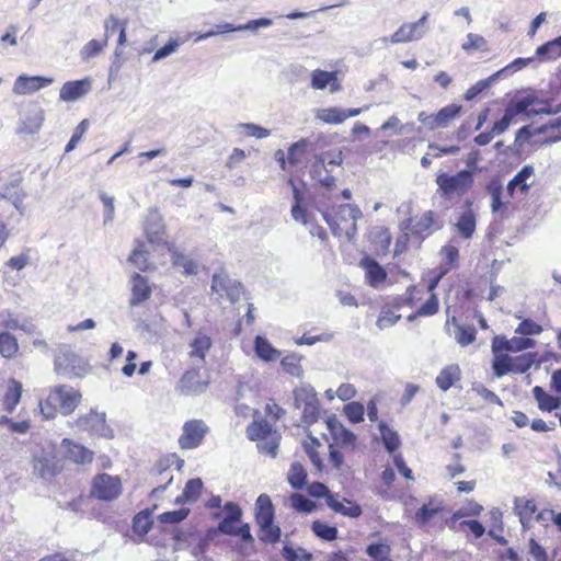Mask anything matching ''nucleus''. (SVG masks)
Here are the masks:
<instances>
[{"instance_id": "f257e3e1", "label": "nucleus", "mask_w": 561, "mask_h": 561, "mask_svg": "<svg viewBox=\"0 0 561 561\" xmlns=\"http://www.w3.org/2000/svg\"><path fill=\"white\" fill-rule=\"evenodd\" d=\"M286 414L274 399H268L264 405V417L254 419L247 427V436L252 442H257L261 453L271 457L277 455L280 436L273 430V424Z\"/></svg>"}, {"instance_id": "f03ea898", "label": "nucleus", "mask_w": 561, "mask_h": 561, "mask_svg": "<svg viewBox=\"0 0 561 561\" xmlns=\"http://www.w3.org/2000/svg\"><path fill=\"white\" fill-rule=\"evenodd\" d=\"M82 400V393L68 385L53 387L47 397L39 401L38 408L44 420L55 419L58 413L67 416L75 412Z\"/></svg>"}, {"instance_id": "7ed1b4c3", "label": "nucleus", "mask_w": 561, "mask_h": 561, "mask_svg": "<svg viewBox=\"0 0 561 561\" xmlns=\"http://www.w3.org/2000/svg\"><path fill=\"white\" fill-rule=\"evenodd\" d=\"M362 217L360 209L352 204H343L323 213V218L332 233L351 241L357 233V219Z\"/></svg>"}, {"instance_id": "20e7f679", "label": "nucleus", "mask_w": 561, "mask_h": 561, "mask_svg": "<svg viewBox=\"0 0 561 561\" xmlns=\"http://www.w3.org/2000/svg\"><path fill=\"white\" fill-rule=\"evenodd\" d=\"M254 519L259 526V538L263 542L276 543L279 541L282 530L274 523L275 508L270 495L260 494L255 501Z\"/></svg>"}, {"instance_id": "39448f33", "label": "nucleus", "mask_w": 561, "mask_h": 561, "mask_svg": "<svg viewBox=\"0 0 561 561\" xmlns=\"http://www.w3.org/2000/svg\"><path fill=\"white\" fill-rule=\"evenodd\" d=\"M435 182L438 195L451 202L460 199L473 187L474 178L472 171L461 170L455 174L442 172L437 174Z\"/></svg>"}, {"instance_id": "423d86ee", "label": "nucleus", "mask_w": 561, "mask_h": 561, "mask_svg": "<svg viewBox=\"0 0 561 561\" xmlns=\"http://www.w3.org/2000/svg\"><path fill=\"white\" fill-rule=\"evenodd\" d=\"M440 228L437 214L427 210L420 216L407 218L400 225L401 230H409L412 233L413 242L420 248L422 242L434 231Z\"/></svg>"}, {"instance_id": "0eeeda50", "label": "nucleus", "mask_w": 561, "mask_h": 561, "mask_svg": "<svg viewBox=\"0 0 561 561\" xmlns=\"http://www.w3.org/2000/svg\"><path fill=\"white\" fill-rule=\"evenodd\" d=\"M224 508L227 512V516L219 523L218 531L224 535L238 536L244 542L252 543L254 541V538L251 534L250 525L248 523L242 524L239 527L234 525L236 523L241 520V507L237 503L227 502Z\"/></svg>"}, {"instance_id": "6e6552de", "label": "nucleus", "mask_w": 561, "mask_h": 561, "mask_svg": "<svg viewBox=\"0 0 561 561\" xmlns=\"http://www.w3.org/2000/svg\"><path fill=\"white\" fill-rule=\"evenodd\" d=\"M123 492L122 479L118 476L98 473L93 477L90 485V497L102 502H112L121 496Z\"/></svg>"}, {"instance_id": "1a4fd4ad", "label": "nucleus", "mask_w": 561, "mask_h": 561, "mask_svg": "<svg viewBox=\"0 0 561 561\" xmlns=\"http://www.w3.org/2000/svg\"><path fill=\"white\" fill-rule=\"evenodd\" d=\"M210 383L209 374L202 368L186 369L176 385V390L185 396H195L206 391Z\"/></svg>"}, {"instance_id": "9d476101", "label": "nucleus", "mask_w": 561, "mask_h": 561, "mask_svg": "<svg viewBox=\"0 0 561 561\" xmlns=\"http://www.w3.org/2000/svg\"><path fill=\"white\" fill-rule=\"evenodd\" d=\"M443 276L444 272H440L431 278L426 284L421 282L419 284L409 286L403 296L396 297L398 301L396 307H413L417 302L422 301L425 297H431V294H435L434 290Z\"/></svg>"}, {"instance_id": "9b49d317", "label": "nucleus", "mask_w": 561, "mask_h": 561, "mask_svg": "<svg viewBox=\"0 0 561 561\" xmlns=\"http://www.w3.org/2000/svg\"><path fill=\"white\" fill-rule=\"evenodd\" d=\"M462 106L456 103L448 104L440 108L435 114H427L420 112L417 121L423 124L428 130H436L448 127L451 122L459 116Z\"/></svg>"}, {"instance_id": "f8f14e48", "label": "nucleus", "mask_w": 561, "mask_h": 561, "mask_svg": "<svg viewBox=\"0 0 561 561\" xmlns=\"http://www.w3.org/2000/svg\"><path fill=\"white\" fill-rule=\"evenodd\" d=\"M295 405L302 408L301 420L305 424H312L320 416V402L317 393L307 388L295 389Z\"/></svg>"}, {"instance_id": "ddd939ff", "label": "nucleus", "mask_w": 561, "mask_h": 561, "mask_svg": "<svg viewBox=\"0 0 561 561\" xmlns=\"http://www.w3.org/2000/svg\"><path fill=\"white\" fill-rule=\"evenodd\" d=\"M54 369L57 375L67 378L80 377L85 370L83 360L69 350H60L56 354Z\"/></svg>"}, {"instance_id": "4468645a", "label": "nucleus", "mask_w": 561, "mask_h": 561, "mask_svg": "<svg viewBox=\"0 0 561 561\" xmlns=\"http://www.w3.org/2000/svg\"><path fill=\"white\" fill-rule=\"evenodd\" d=\"M208 433V426L202 420H190L183 424V432L178 443L182 449L197 448Z\"/></svg>"}, {"instance_id": "2eb2a0df", "label": "nucleus", "mask_w": 561, "mask_h": 561, "mask_svg": "<svg viewBox=\"0 0 561 561\" xmlns=\"http://www.w3.org/2000/svg\"><path fill=\"white\" fill-rule=\"evenodd\" d=\"M309 145V141L305 138L294 142L288 148L287 157L282 149H278L275 152V159L279 163L280 169L290 171L293 168L301 164L308 153Z\"/></svg>"}, {"instance_id": "dca6fc26", "label": "nucleus", "mask_w": 561, "mask_h": 561, "mask_svg": "<svg viewBox=\"0 0 561 561\" xmlns=\"http://www.w3.org/2000/svg\"><path fill=\"white\" fill-rule=\"evenodd\" d=\"M64 458L78 466L91 465L94 460V451L87 446L70 438H64L60 443Z\"/></svg>"}, {"instance_id": "f3484780", "label": "nucleus", "mask_w": 561, "mask_h": 561, "mask_svg": "<svg viewBox=\"0 0 561 561\" xmlns=\"http://www.w3.org/2000/svg\"><path fill=\"white\" fill-rule=\"evenodd\" d=\"M53 78L43 76H19L14 83L12 91L15 95H26L39 91L53 83Z\"/></svg>"}, {"instance_id": "a211bd4d", "label": "nucleus", "mask_w": 561, "mask_h": 561, "mask_svg": "<svg viewBox=\"0 0 561 561\" xmlns=\"http://www.w3.org/2000/svg\"><path fill=\"white\" fill-rule=\"evenodd\" d=\"M359 267L365 272V282L373 288L382 286L387 278V271L375 259L365 255L359 261Z\"/></svg>"}, {"instance_id": "6ab92c4d", "label": "nucleus", "mask_w": 561, "mask_h": 561, "mask_svg": "<svg viewBox=\"0 0 561 561\" xmlns=\"http://www.w3.org/2000/svg\"><path fill=\"white\" fill-rule=\"evenodd\" d=\"M23 385L21 381L10 378L5 383L4 392L0 396L1 411L11 414L21 402Z\"/></svg>"}, {"instance_id": "aec40b11", "label": "nucleus", "mask_w": 561, "mask_h": 561, "mask_svg": "<svg viewBox=\"0 0 561 561\" xmlns=\"http://www.w3.org/2000/svg\"><path fill=\"white\" fill-rule=\"evenodd\" d=\"M514 511L524 528L529 527L534 519L539 520L543 517L542 512H538V506L533 499L516 497Z\"/></svg>"}, {"instance_id": "412c9836", "label": "nucleus", "mask_w": 561, "mask_h": 561, "mask_svg": "<svg viewBox=\"0 0 561 561\" xmlns=\"http://www.w3.org/2000/svg\"><path fill=\"white\" fill-rule=\"evenodd\" d=\"M328 507L348 518H358L363 514V508L356 501L343 497L339 493L329 496Z\"/></svg>"}, {"instance_id": "4be33fe9", "label": "nucleus", "mask_w": 561, "mask_h": 561, "mask_svg": "<svg viewBox=\"0 0 561 561\" xmlns=\"http://www.w3.org/2000/svg\"><path fill=\"white\" fill-rule=\"evenodd\" d=\"M428 13H424L423 16L414 23L402 24L392 35L391 43H407L415 41L422 37L423 26L426 23Z\"/></svg>"}, {"instance_id": "5701e85b", "label": "nucleus", "mask_w": 561, "mask_h": 561, "mask_svg": "<svg viewBox=\"0 0 561 561\" xmlns=\"http://www.w3.org/2000/svg\"><path fill=\"white\" fill-rule=\"evenodd\" d=\"M367 108L368 106L348 110H343L340 107H327L319 110L316 114V117L325 124L337 125L342 124L350 117L359 115L364 110Z\"/></svg>"}, {"instance_id": "b1692460", "label": "nucleus", "mask_w": 561, "mask_h": 561, "mask_svg": "<svg viewBox=\"0 0 561 561\" xmlns=\"http://www.w3.org/2000/svg\"><path fill=\"white\" fill-rule=\"evenodd\" d=\"M92 88V80L83 78L80 80L67 81L59 91L60 100L65 102H75L84 96Z\"/></svg>"}, {"instance_id": "393cba45", "label": "nucleus", "mask_w": 561, "mask_h": 561, "mask_svg": "<svg viewBox=\"0 0 561 561\" xmlns=\"http://www.w3.org/2000/svg\"><path fill=\"white\" fill-rule=\"evenodd\" d=\"M328 430L332 435L336 445L342 447L344 446H354L356 442V436L353 432L347 430L337 419L336 415H330L325 420Z\"/></svg>"}, {"instance_id": "a878e982", "label": "nucleus", "mask_w": 561, "mask_h": 561, "mask_svg": "<svg viewBox=\"0 0 561 561\" xmlns=\"http://www.w3.org/2000/svg\"><path fill=\"white\" fill-rule=\"evenodd\" d=\"M131 295L129 299L130 306H138L145 301H147L152 294V287L147 277L140 275L139 273H135L131 276Z\"/></svg>"}, {"instance_id": "bb28decb", "label": "nucleus", "mask_w": 561, "mask_h": 561, "mask_svg": "<svg viewBox=\"0 0 561 561\" xmlns=\"http://www.w3.org/2000/svg\"><path fill=\"white\" fill-rule=\"evenodd\" d=\"M311 87L316 90H324L329 87L331 92H337L342 88L335 71L329 72L321 69L311 72Z\"/></svg>"}, {"instance_id": "cd10ccee", "label": "nucleus", "mask_w": 561, "mask_h": 561, "mask_svg": "<svg viewBox=\"0 0 561 561\" xmlns=\"http://www.w3.org/2000/svg\"><path fill=\"white\" fill-rule=\"evenodd\" d=\"M493 339L494 348L499 351L520 352L533 348L536 345V342L530 337H513L508 340L504 335H495Z\"/></svg>"}, {"instance_id": "c85d7f7f", "label": "nucleus", "mask_w": 561, "mask_h": 561, "mask_svg": "<svg viewBox=\"0 0 561 561\" xmlns=\"http://www.w3.org/2000/svg\"><path fill=\"white\" fill-rule=\"evenodd\" d=\"M493 359L492 369L496 377H503L513 373V357L507 354V351H499L494 348V339L491 344Z\"/></svg>"}, {"instance_id": "c756f323", "label": "nucleus", "mask_w": 561, "mask_h": 561, "mask_svg": "<svg viewBox=\"0 0 561 561\" xmlns=\"http://www.w3.org/2000/svg\"><path fill=\"white\" fill-rule=\"evenodd\" d=\"M271 23H272V21L270 19H264V18L257 19V20H252L248 24L239 25V26H234L231 23H224V24L217 25L216 31H209L206 34L199 35L197 39H204V38L217 35V34L230 33V32H234V31L256 28L259 26H268V25H271Z\"/></svg>"}, {"instance_id": "7c9ffc66", "label": "nucleus", "mask_w": 561, "mask_h": 561, "mask_svg": "<svg viewBox=\"0 0 561 561\" xmlns=\"http://www.w3.org/2000/svg\"><path fill=\"white\" fill-rule=\"evenodd\" d=\"M461 378V369L458 364L445 366L436 377V385L442 391L449 390Z\"/></svg>"}, {"instance_id": "2f4dec72", "label": "nucleus", "mask_w": 561, "mask_h": 561, "mask_svg": "<svg viewBox=\"0 0 561 561\" xmlns=\"http://www.w3.org/2000/svg\"><path fill=\"white\" fill-rule=\"evenodd\" d=\"M398 301L396 297L383 304L380 314L377 319V327L379 329L383 330L390 328L401 318L398 311L402 307H396Z\"/></svg>"}, {"instance_id": "473e14b6", "label": "nucleus", "mask_w": 561, "mask_h": 561, "mask_svg": "<svg viewBox=\"0 0 561 561\" xmlns=\"http://www.w3.org/2000/svg\"><path fill=\"white\" fill-rule=\"evenodd\" d=\"M105 424L104 414H100L95 411H90L87 414L78 416L75 421V425L83 432L94 433L98 432Z\"/></svg>"}, {"instance_id": "72a5a7b5", "label": "nucleus", "mask_w": 561, "mask_h": 561, "mask_svg": "<svg viewBox=\"0 0 561 561\" xmlns=\"http://www.w3.org/2000/svg\"><path fill=\"white\" fill-rule=\"evenodd\" d=\"M288 184L293 187L294 204L291 206V216L296 221L307 224L308 211L302 207L304 194L300 188L296 185L294 179H288Z\"/></svg>"}, {"instance_id": "f704fd0d", "label": "nucleus", "mask_w": 561, "mask_h": 561, "mask_svg": "<svg viewBox=\"0 0 561 561\" xmlns=\"http://www.w3.org/2000/svg\"><path fill=\"white\" fill-rule=\"evenodd\" d=\"M105 28V36L104 38H107L114 34L118 33L117 44L118 46H124L126 44L127 37H126V28H127V21L126 20H119L118 18L114 15H110L104 23Z\"/></svg>"}, {"instance_id": "c9c22d12", "label": "nucleus", "mask_w": 561, "mask_h": 561, "mask_svg": "<svg viewBox=\"0 0 561 561\" xmlns=\"http://www.w3.org/2000/svg\"><path fill=\"white\" fill-rule=\"evenodd\" d=\"M254 352L264 362H275L280 356V352L266 337L261 335H257L254 340Z\"/></svg>"}, {"instance_id": "e433bc0d", "label": "nucleus", "mask_w": 561, "mask_h": 561, "mask_svg": "<svg viewBox=\"0 0 561 561\" xmlns=\"http://www.w3.org/2000/svg\"><path fill=\"white\" fill-rule=\"evenodd\" d=\"M443 510V503L434 497H431L427 503H424L415 512V519L420 525H426L435 515L440 513Z\"/></svg>"}, {"instance_id": "4c0bfd02", "label": "nucleus", "mask_w": 561, "mask_h": 561, "mask_svg": "<svg viewBox=\"0 0 561 561\" xmlns=\"http://www.w3.org/2000/svg\"><path fill=\"white\" fill-rule=\"evenodd\" d=\"M128 261L136 265L141 272L154 270V265L149 261L148 251L145 249V243L138 241L135 249L129 254Z\"/></svg>"}, {"instance_id": "58836bf2", "label": "nucleus", "mask_w": 561, "mask_h": 561, "mask_svg": "<svg viewBox=\"0 0 561 561\" xmlns=\"http://www.w3.org/2000/svg\"><path fill=\"white\" fill-rule=\"evenodd\" d=\"M534 174L533 165L526 164L520 171H518L514 178L507 184V192L512 196L514 194V190L516 187L519 188L522 193H527L529 191V184H527V180Z\"/></svg>"}, {"instance_id": "ea45409f", "label": "nucleus", "mask_w": 561, "mask_h": 561, "mask_svg": "<svg viewBox=\"0 0 561 561\" xmlns=\"http://www.w3.org/2000/svg\"><path fill=\"white\" fill-rule=\"evenodd\" d=\"M483 511V506L474 500H469L466 505L454 512L447 525L450 529H456V523L462 517L479 516Z\"/></svg>"}, {"instance_id": "a19ab883", "label": "nucleus", "mask_w": 561, "mask_h": 561, "mask_svg": "<svg viewBox=\"0 0 561 561\" xmlns=\"http://www.w3.org/2000/svg\"><path fill=\"white\" fill-rule=\"evenodd\" d=\"M190 347L188 356L191 358H198L205 362L206 354L211 347V340L208 335L198 333L190 343Z\"/></svg>"}, {"instance_id": "79ce46f5", "label": "nucleus", "mask_w": 561, "mask_h": 561, "mask_svg": "<svg viewBox=\"0 0 561 561\" xmlns=\"http://www.w3.org/2000/svg\"><path fill=\"white\" fill-rule=\"evenodd\" d=\"M533 394L538 403L539 410L543 412H551L561 404V400L558 397L547 393L540 386L533 388Z\"/></svg>"}, {"instance_id": "37998d69", "label": "nucleus", "mask_w": 561, "mask_h": 561, "mask_svg": "<svg viewBox=\"0 0 561 561\" xmlns=\"http://www.w3.org/2000/svg\"><path fill=\"white\" fill-rule=\"evenodd\" d=\"M458 233L463 239H470L476 231V215L472 209H468L462 213L456 224Z\"/></svg>"}, {"instance_id": "c03bdc74", "label": "nucleus", "mask_w": 561, "mask_h": 561, "mask_svg": "<svg viewBox=\"0 0 561 561\" xmlns=\"http://www.w3.org/2000/svg\"><path fill=\"white\" fill-rule=\"evenodd\" d=\"M202 490H203V482L199 478L190 479L186 482L182 494L175 499V503L182 504L185 502H195L201 496Z\"/></svg>"}, {"instance_id": "a18cd8bd", "label": "nucleus", "mask_w": 561, "mask_h": 561, "mask_svg": "<svg viewBox=\"0 0 561 561\" xmlns=\"http://www.w3.org/2000/svg\"><path fill=\"white\" fill-rule=\"evenodd\" d=\"M455 325V339L457 343L461 346H468L476 341L477 330L473 325H463L457 322V319L453 317L451 319Z\"/></svg>"}, {"instance_id": "49530a36", "label": "nucleus", "mask_w": 561, "mask_h": 561, "mask_svg": "<svg viewBox=\"0 0 561 561\" xmlns=\"http://www.w3.org/2000/svg\"><path fill=\"white\" fill-rule=\"evenodd\" d=\"M310 528L314 536L323 541H333L339 535V530L335 526L320 519L313 520Z\"/></svg>"}, {"instance_id": "de8ad7c7", "label": "nucleus", "mask_w": 561, "mask_h": 561, "mask_svg": "<svg viewBox=\"0 0 561 561\" xmlns=\"http://www.w3.org/2000/svg\"><path fill=\"white\" fill-rule=\"evenodd\" d=\"M439 301L436 294H431V297L426 298L425 302L422 304L414 313L408 316L409 321H413L419 317H431L438 312Z\"/></svg>"}, {"instance_id": "09e8293b", "label": "nucleus", "mask_w": 561, "mask_h": 561, "mask_svg": "<svg viewBox=\"0 0 561 561\" xmlns=\"http://www.w3.org/2000/svg\"><path fill=\"white\" fill-rule=\"evenodd\" d=\"M538 57L547 60H556L561 57V35L545 43L536 50Z\"/></svg>"}, {"instance_id": "8fccbe9b", "label": "nucleus", "mask_w": 561, "mask_h": 561, "mask_svg": "<svg viewBox=\"0 0 561 561\" xmlns=\"http://www.w3.org/2000/svg\"><path fill=\"white\" fill-rule=\"evenodd\" d=\"M287 480L294 489H302L307 482V471L300 462H294L287 473Z\"/></svg>"}, {"instance_id": "3c124183", "label": "nucleus", "mask_w": 561, "mask_h": 561, "mask_svg": "<svg viewBox=\"0 0 561 561\" xmlns=\"http://www.w3.org/2000/svg\"><path fill=\"white\" fill-rule=\"evenodd\" d=\"M21 179L14 180L10 183H8L4 186V191L0 193V197L10 199L15 208L20 209L21 205L23 203V198L25 197V194L21 191H18L20 187Z\"/></svg>"}, {"instance_id": "603ef678", "label": "nucleus", "mask_w": 561, "mask_h": 561, "mask_svg": "<svg viewBox=\"0 0 561 561\" xmlns=\"http://www.w3.org/2000/svg\"><path fill=\"white\" fill-rule=\"evenodd\" d=\"M378 427L386 449L389 453L397 450L400 445V439L397 432L391 430L385 422H379Z\"/></svg>"}, {"instance_id": "864d4df0", "label": "nucleus", "mask_w": 561, "mask_h": 561, "mask_svg": "<svg viewBox=\"0 0 561 561\" xmlns=\"http://www.w3.org/2000/svg\"><path fill=\"white\" fill-rule=\"evenodd\" d=\"M19 351L16 339L9 332L0 333V354L5 358H12Z\"/></svg>"}, {"instance_id": "5fc2aeb1", "label": "nucleus", "mask_w": 561, "mask_h": 561, "mask_svg": "<svg viewBox=\"0 0 561 561\" xmlns=\"http://www.w3.org/2000/svg\"><path fill=\"white\" fill-rule=\"evenodd\" d=\"M171 261L174 266L183 267V274L186 276L197 273V265L195 262L187 259L183 253L175 249L171 250Z\"/></svg>"}, {"instance_id": "6e6d98bb", "label": "nucleus", "mask_w": 561, "mask_h": 561, "mask_svg": "<svg viewBox=\"0 0 561 561\" xmlns=\"http://www.w3.org/2000/svg\"><path fill=\"white\" fill-rule=\"evenodd\" d=\"M107 46V38L103 39H91L80 50L82 60H90L102 53Z\"/></svg>"}, {"instance_id": "4d7b16f0", "label": "nucleus", "mask_w": 561, "mask_h": 561, "mask_svg": "<svg viewBox=\"0 0 561 561\" xmlns=\"http://www.w3.org/2000/svg\"><path fill=\"white\" fill-rule=\"evenodd\" d=\"M317 163L313 165L312 178L316 179L319 175L318 167L324 168L325 163L340 165L343 162V156L341 151L333 153L332 156L329 152L321 153L316 158Z\"/></svg>"}, {"instance_id": "13d9d810", "label": "nucleus", "mask_w": 561, "mask_h": 561, "mask_svg": "<svg viewBox=\"0 0 561 561\" xmlns=\"http://www.w3.org/2000/svg\"><path fill=\"white\" fill-rule=\"evenodd\" d=\"M444 255L445 268L442 271L444 275L459 265V250L456 245L447 244L442 249Z\"/></svg>"}, {"instance_id": "bf43d9fd", "label": "nucleus", "mask_w": 561, "mask_h": 561, "mask_svg": "<svg viewBox=\"0 0 561 561\" xmlns=\"http://www.w3.org/2000/svg\"><path fill=\"white\" fill-rule=\"evenodd\" d=\"M535 353H525L513 357V373L525 374L535 363Z\"/></svg>"}, {"instance_id": "052dcab7", "label": "nucleus", "mask_w": 561, "mask_h": 561, "mask_svg": "<svg viewBox=\"0 0 561 561\" xmlns=\"http://www.w3.org/2000/svg\"><path fill=\"white\" fill-rule=\"evenodd\" d=\"M0 426H7L11 433L26 434L31 428V422L28 420L13 421L7 415L0 416Z\"/></svg>"}, {"instance_id": "680f3d73", "label": "nucleus", "mask_w": 561, "mask_h": 561, "mask_svg": "<svg viewBox=\"0 0 561 561\" xmlns=\"http://www.w3.org/2000/svg\"><path fill=\"white\" fill-rule=\"evenodd\" d=\"M462 49L467 53L473 50H486L488 43L485 38L479 34L469 33L466 41L461 45Z\"/></svg>"}, {"instance_id": "e2e57ef3", "label": "nucleus", "mask_w": 561, "mask_h": 561, "mask_svg": "<svg viewBox=\"0 0 561 561\" xmlns=\"http://www.w3.org/2000/svg\"><path fill=\"white\" fill-rule=\"evenodd\" d=\"M344 413L351 423L357 424L364 421L365 409L362 403L353 401L344 407Z\"/></svg>"}, {"instance_id": "0e129e2a", "label": "nucleus", "mask_w": 561, "mask_h": 561, "mask_svg": "<svg viewBox=\"0 0 561 561\" xmlns=\"http://www.w3.org/2000/svg\"><path fill=\"white\" fill-rule=\"evenodd\" d=\"M289 500L293 508L297 512L311 513L316 508V503L300 493L291 494Z\"/></svg>"}, {"instance_id": "69168bd1", "label": "nucleus", "mask_w": 561, "mask_h": 561, "mask_svg": "<svg viewBox=\"0 0 561 561\" xmlns=\"http://www.w3.org/2000/svg\"><path fill=\"white\" fill-rule=\"evenodd\" d=\"M304 446H305V450H306L307 455L309 456L313 466L318 470H321L322 469V460L317 450L321 446L320 442L314 437H310L308 442H305Z\"/></svg>"}, {"instance_id": "338daca9", "label": "nucleus", "mask_w": 561, "mask_h": 561, "mask_svg": "<svg viewBox=\"0 0 561 561\" xmlns=\"http://www.w3.org/2000/svg\"><path fill=\"white\" fill-rule=\"evenodd\" d=\"M282 554L286 561H311L312 554L305 549H294L289 546H284Z\"/></svg>"}, {"instance_id": "774afa93", "label": "nucleus", "mask_w": 561, "mask_h": 561, "mask_svg": "<svg viewBox=\"0 0 561 561\" xmlns=\"http://www.w3.org/2000/svg\"><path fill=\"white\" fill-rule=\"evenodd\" d=\"M488 192L491 195V208L492 211H499L503 207L502 194L503 187L497 182H492L488 185Z\"/></svg>"}]
</instances>
